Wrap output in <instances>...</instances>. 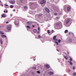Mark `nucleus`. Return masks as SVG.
<instances>
[{"mask_svg":"<svg viewBox=\"0 0 76 76\" xmlns=\"http://www.w3.org/2000/svg\"><path fill=\"white\" fill-rule=\"evenodd\" d=\"M60 25V23H57L56 24V26H58V25Z\"/></svg>","mask_w":76,"mask_h":76,"instance_id":"nucleus-20","label":"nucleus"},{"mask_svg":"<svg viewBox=\"0 0 76 76\" xmlns=\"http://www.w3.org/2000/svg\"><path fill=\"white\" fill-rule=\"evenodd\" d=\"M57 15V14L56 13H55L54 14L55 15Z\"/></svg>","mask_w":76,"mask_h":76,"instance_id":"nucleus-37","label":"nucleus"},{"mask_svg":"<svg viewBox=\"0 0 76 76\" xmlns=\"http://www.w3.org/2000/svg\"><path fill=\"white\" fill-rule=\"evenodd\" d=\"M45 66L46 67L47 69H49V68H50V66L48 64L45 65Z\"/></svg>","mask_w":76,"mask_h":76,"instance_id":"nucleus-2","label":"nucleus"},{"mask_svg":"<svg viewBox=\"0 0 76 76\" xmlns=\"http://www.w3.org/2000/svg\"><path fill=\"white\" fill-rule=\"evenodd\" d=\"M1 26H0V28H1Z\"/></svg>","mask_w":76,"mask_h":76,"instance_id":"nucleus-56","label":"nucleus"},{"mask_svg":"<svg viewBox=\"0 0 76 76\" xmlns=\"http://www.w3.org/2000/svg\"><path fill=\"white\" fill-rule=\"evenodd\" d=\"M15 1H10V3H11V4H15Z\"/></svg>","mask_w":76,"mask_h":76,"instance_id":"nucleus-9","label":"nucleus"},{"mask_svg":"<svg viewBox=\"0 0 76 76\" xmlns=\"http://www.w3.org/2000/svg\"><path fill=\"white\" fill-rule=\"evenodd\" d=\"M70 61H73V59H72V58H70Z\"/></svg>","mask_w":76,"mask_h":76,"instance_id":"nucleus-26","label":"nucleus"},{"mask_svg":"<svg viewBox=\"0 0 76 76\" xmlns=\"http://www.w3.org/2000/svg\"><path fill=\"white\" fill-rule=\"evenodd\" d=\"M0 2H1V1L0 0Z\"/></svg>","mask_w":76,"mask_h":76,"instance_id":"nucleus-51","label":"nucleus"},{"mask_svg":"<svg viewBox=\"0 0 76 76\" xmlns=\"http://www.w3.org/2000/svg\"><path fill=\"white\" fill-rule=\"evenodd\" d=\"M39 16H42V14H41V15H39Z\"/></svg>","mask_w":76,"mask_h":76,"instance_id":"nucleus-35","label":"nucleus"},{"mask_svg":"<svg viewBox=\"0 0 76 76\" xmlns=\"http://www.w3.org/2000/svg\"><path fill=\"white\" fill-rule=\"evenodd\" d=\"M39 31H38L37 32V34H39Z\"/></svg>","mask_w":76,"mask_h":76,"instance_id":"nucleus-39","label":"nucleus"},{"mask_svg":"<svg viewBox=\"0 0 76 76\" xmlns=\"http://www.w3.org/2000/svg\"><path fill=\"white\" fill-rule=\"evenodd\" d=\"M5 8H6V7H5Z\"/></svg>","mask_w":76,"mask_h":76,"instance_id":"nucleus-57","label":"nucleus"},{"mask_svg":"<svg viewBox=\"0 0 76 76\" xmlns=\"http://www.w3.org/2000/svg\"><path fill=\"white\" fill-rule=\"evenodd\" d=\"M32 26L33 28H34V27H35V26H34V25H33Z\"/></svg>","mask_w":76,"mask_h":76,"instance_id":"nucleus-42","label":"nucleus"},{"mask_svg":"<svg viewBox=\"0 0 76 76\" xmlns=\"http://www.w3.org/2000/svg\"><path fill=\"white\" fill-rule=\"evenodd\" d=\"M68 54H69V52L68 53Z\"/></svg>","mask_w":76,"mask_h":76,"instance_id":"nucleus-52","label":"nucleus"},{"mask_svg":"<svg viewBox=\"0 0 76 76\" xmlns=\"http://www.w3.org/2000/svg\"><path fill=\"white\" fill-rule=\"evenodd\" d=\"M24 8L25 9H27L28 7H26V6H25V7H24Z\"/></svg>","mask_w":76,"mask_h":76,"instance_id":"nucleus-23","label":"nucleus"},{"mask_svg":"<svg viewBox=\"0 0 76 76\" xmlns=\"http://www.w3.org/2000/svg\"><path fill=\"white\" fill-rule=\"evenodd\" d=\"M6 12H7V11H6Z\"/></svg>","mask_w":76,"mask_h":76,"instance_id":"nucleus-50","label":"nucleus"},{"mask_svg":"<svg viewBox=\"0 0 76 76\" xmlns=\"http://www.w3.org/2000/svg\"><path fill=\"white\" fill-rule=\"evenodd\" d=\"M57 51H58V52H59V50H58V49L57 50Z\"/></svg>","mask_w":76,"mask_h":76,"instance_id":"nucleus-43","label":"nucleus"},{"mask_svg":"<svg viewBox=\"0 0 76 76\" xmlns=\"http://www.w3.org/2000/svg\"><path fill=\"white\" fill-rule=\"evenodd\" d=\"M0 33L1 34H4V33L1 31H0Z\"/></svg>","mask_w":76,"mask_h":76,"instance_id":"nucleus-17","label":"nucleus"},{"mask_svg":"<svg viewBox=\"0 0 76 76\" xmlns=\"http://www.w3.org/2000/svg\"><path fill=\"white\" fill-rule=\"evenodd\" d=\"M70 71H71V70H69V72H70Z\"/></svg>","mask_w":76,"mask_h":76,"instance_id":"nucleus-49","label":"nucleus"},{"mask_svg":"<svg viewBox=\"0 0 76 76\" xmlns=\"http://www.w3.org/2000/svg\"><path fill=\"white\" fill-rule=\"evenodd\" d=\"M11 28H12V26L10 25V26H9L7 27V30H11Z\"/></svg>","mask_w":76,"mask_h":76,"instance_id":"nucleus-1","label":"nucleus"},{"mask_svg":"<svg viewBox=\"0 0 76 76\" xmlns=\"http://www.w3.org/2000/svg\"><path fill=\"white\" fill-rule=\"evenodd\" d=\"M4 13H6V11H4Z\"/></svg>","mask_w":76,"mask_h":76,"instance_id":"nucleus-48","label":"nucleus"},{"mask_svg":"<svg viewBox=\"0 0 76 76\" xmlns=\"http://www.w3.org/2000/svg\"><path fill=\"white\" fill-rule=\"evenodd\" d=\"M70 21V19H68L66 21V24H67Z\"/></svg>","mask_w":76,"mask_h":76,"instance_id":"nucleus-5","label":"nucleus"},{"mask_svg":"<svg viewBox=\"0 0 76 76\" xmlns=\"http://www.w3.org/2000/svg\"><path fill=\"white\" fill-rule=\"evenodd\" d=\"M5 6H7H7H8V5L7 4H5Z\"/></svg>","mask_w":76,"mask_h":76,"instance_id":"nucleus-38","label":"nucleus"},{"mask_svg":"<svg viewBox=\"0 0 76 76\" xmlns=\"http://www.w3.org/2000/svg\"><path fill=\"white\" fill-rule=\"evenodd\" d=\"M48 34H50V30H48Z\"/></svg>","mask_w":76,"mask_h":76,"instance_id":"nucleus-24","label":"nucleus"},{"mask_svg":"<svg viewBox=\"0 0 76 76\" xmlns=\"http://www.w3.org/2000/svg\"><path fill=\"white\" fill-rule=\"evenodd\" d=\"M33 31L34 33H36L37 32V30L36 29H34V30Z\"/></svg>","mask_w":76,"mask_h":76,"instance_id":"nucleus-12","label":"nucleus"},{"mask_svg":"<svg viewBox=\"0 0 76 76\" xmlns=\"http://www.w3.org/2000/svg\"><path fill=\"white\" fill-rule=\"evenodd\" d=\"M14 10V11H15V10Z\"/></svg>","mask_w":76,"mask_h":76,"instance_id":"nucleus-53","label":"nucleus"},{"mask_svg":"<svg viewBox=\"0 0 76 76\" xmlns=\"http://www.w3.org/2000/svg\"><path fill=\"white\" fill-rule=\"evenodd\" d=\"M6 23H9V22H8V21Z\"/></svg>","mask_w":76,"mask_h":76,"instance_id":"nucleus-40","label":"nucleus"},{"mask_svg":"<svg viewBox=\"0 0 76 76\" xmlns=\"http://www.w3.org/2000/svg\"><path fill=\"white\" fill-rule=\"evenodd\" d=\"M69 42H72V39H69Z\"/></svg>","mask_w":76,"mask_h":76,"instance_id":"nucleus-16","label":"nucleus"},{"mask_svg":"<svg viewBox=\"0 0 76 76\" xmlns=\"http://www.w3.org/2000/svg\"><path fill=\"white\" fill-rule=\"evenodd\" d=\"M6 14H3L1 15V17L2 18H6Z\"/></svg>","mask_w":76,"mask_h":76,"instance_id":"nucleus-4","label":"nucleus"},{"mask_svg":"<svg viewBox=\"0 0 76 76\" xmlns=\"http://www.w3.org/2000/svg\"><path fill=\"white\" fill-rule=\"evenodd\" d=\"M14 10V11H15V10Z\"/></svg>","mask_w":76,"mask_h":76,"instance_id":"nucleus-55","label":"nucleus"},{"mask_svg":"<svg viewBox=\"0 0 76 76\" xmlns=\"http://www.w3.org/2000/svg\"><path fill=\"white\" fill-rule=\"evenodd\" d=\"M38 30L39 31V30H40V28L39 27H38Z\"/></svg>","mask_w":76,"mask_h":76,"instance_id":"nucleus-34","label":"nucleus"},{"mask_svg":"<svg viewBox=\"0 0 76 76\" xmlns=\"http://www.w3.org/2000/svg\"><path fill=\"white\" fill-rule=\"evenodd\" d=\"M45 10L46 11V12H47L48 13H49L50 12V10H49L48 8H46Z\"/></svg>","mask_w":76,"mask_h":76,"instance_id":"nucleus-8","label":"nucleus"},{"mask_svg":"<svg viewBox=\"0 0 76 76\" xmlns=\"http://www.w3.org/2000/svg\"><path fill=\"white\" fill-rule=\"evenodd\" d=\"M73 75H76V73L75 72H74L73 73Z\"/></svg>","mask_w":76,"mask_h":76,"instance_id":"nucleus-32","label":"nucleus"},{"mask_svg":"<svg viewBox=\"0 0 76 76\" xmlns=\"http://www.w3.org/2000/svg\"><path fill=\"white\" fill-rule=\"evenodd\" d=\"M14 10V11H15V10Z\"/></svg>","mask_w":76,"mask_h":76,"instance_id":"nucleus-54","label":"nucleus"},{"mask_svg":"<svg viewBox=\"0 0 76 76\" xmlns=\"http://www.w3.org/2000/svg\"><path fill=\"white\" fill-rule=\"evenodd\" d=\"M26 27L27 28H28V29H30V28H31V27H30V26H26Z\"/></svg>","mask_w":76,"mask_h":76,"instance_id":"nucleus-19","label":"nucleus"},{"mask_svg":"<svg viewBox=\"0 0 76 76\" xmlns=\"http://www.w3.org/2000/svg\"><path fill=\"white\" fill-rule=\"evenodd\" d=\"M57 19H58V17H56Z\"/></svg>","mask_w":76,"mask_h":76,"instance_id":"nucleus-41","label":"nucleus"},{"mask_svg":"<svg viewBox=\"0 0 76 76\" xmlns=\"http://www.w3.org/2000/svg\"><path fill=\"white\" fill-rule=\"evenodd\" d=\"M23 0H20V2L21 3H22V1Z\"/></svg>","mask_w":76,"mask_h":76,"instance_id":"nucleus-36","label":"nucleus"},{"mask_svg":"<svg viewBox=\"0 0 76 76\" xmlns=\"http://www.w3.org/2000/svg\"><path fill=\"white\" fill-rule=\"evenodd\" d=\"M61 42V40L60 39H59L58 41V42L60 43Z\"/></svg>","mask_w":76,"mask_h":76,"instance_id":"nucleus-28","label":"nucleus"},{"mask_svg":"<svg viewBox=\"0 0 76 76\" xmlns=\"http://www.w3.org/2000/svg\"><path fill=\"white\" fill-rule=\"evenodd\" d=\"M15 25H17V26H18V25H19V23H18V24L15 23Z\"/></svg>","mask_w":76,"mask_h":76,"instance_id":"nucleus-30","label":"nucleus"},{"mask_svg":"<svg viewBox=\"0 0 76 76\" xmlns=\"http://www.w3.org/2000/svg\"><path fill=\"white\" fill-rule=\"evenodd\" d=\"M67 32H68V30H66L64 32V33L65 34H66V33H67Z\"/></svg>","mask_w":76,"mask_h":76,"instance_id":"nucleus-15","label":"nucleus"},{"mask_svg":"<svg viewBox=\"0 0 76 76\" xmlns=\"http://www.w3.org/2000/svg\"><path fill=\"white\" fill-rule=\"evenodd\" d=\"M70 10V7H67V11H69V10Z\"/></svg>","mask_w":76,"mask_h":76,"instance_id":"nucleus-11","label":"nucleus"},{"mask_svg":"<svg viewBox=\"0 0 76 76\" xmlns=\"http://www.w3.org/2000/svg\"><path fill=\"white\" fill-rule=\"evenodd\" d=\"M56 39V36H55L53 37V39H54V40H55Z\"/></svg>","mask_w":76,"mask_h":76,"instance_id":"nucleus-14","label":"nucleus"},{"mask_svg":"<svg viewBox=\"0 0 76 76\" xmlns=\"http://www.w3.org/2000/svg\"><path fill=\"white\" fill-rule=\"evenodd\" d=\"M64 57L65 58L66 60H67V59H68V57L67 56H65Z\"/></svg>","mask_w":76,"mask_h":76,"instance_id":"nucleus-22","label":"nucleus"},{"mask_svg":"<svg viewBox=\"0 0 76 76\" xmlns=\"http://www.w3.org/2000/svg\"><path fill=\"white\" fill-rule=\"evenodd\" d=\"M48 74L51 75H53V72H49Z\"/></svg>","mask_w":76,"mask_h":76,"instance_id":"nucleus-10","label":"nucleus"},{"mask_svg":"<svg viewBox=\"0 0 76 76\" xmlns=\"http://www.w3.org/2000/svg\"><path fill=\"white\" fill-rule=\"evenodd\" d=\"M10 7H11V8H13V6L12 5H11Z\"/></svg>","mask_w":76,"mask_h":76,"instance_id":"nucleus-31","label":"nucleus"},{"mask_svg":"<svg viewBox=\"0 0 76 76\" xmlns=\"http://www.w3.org/2000/svg\"><path fill=\"white\" fill-rule=\"evenodd\" d=\"M34 59V61H35V59Z\"/></svg>","mask_w":76,"mask_h":76,"instance_id":"nucleus-44","label":"nucleus"},{"mask_svg":"<svg viewBox=\"0 0 76 76\" xmlns=\"http://www.w3.org/2000/svg\"><path fill=\"white\" fill-rule=\"evenodd\" d=\"M1 37H2V38H6V36L5 35H3V34L1 35Z\"/></svg>","mask_w":76,"mask_h":76,"instance_id":"nucleus-6","label":"nucleus"},{"mask_svg":"<svg viewBox=\"0 0 76 76\" xmlns=\"http://www.w3.org/2000/svg\"><path fill=\"white\" fill-rule=\"evenodd\" d=\"M32 4H33V3H31V5H32Z\"/></svg>","mask_w":76,"mask_h":76,"instance_id":"nucleus-47","label":"nucleus"},{"mask_svg":"<svg viewBox=\"0 0 76 76\" xmlns=\"http://www.w3.org/2000/svg\"><path fill=\"white\" fill-rule=\"evenodd\" d=\"M55 40H56V41H58V39H55Z\"/></svg>","mask_w":76,"mask_h":76,"instance_id":"nucleus-46","label":"nucleus"},{"mask_svg":"<svg viewBox=\"0 0 76 76\" xmlns=\"http://www.w3.org/2000/svg\"><path fill=\"white\" fill-rule=\"evenodd\" d=\"M0 42L1 43V44H3V40H2V39H0Z\"/></svg>","mask_w":76,"mask_h":76,"instance_id":"nucleus-18","label":"nucleus"},{"mask_svg":"<svg viewBox=\"0 0 76 76\" xmlns=\"http://www.w3.org/2000/svg\"><path fill=\"white\" fill-rule=\"evenodd\" d=\"M68 63H69V64H70V65H72L73 64L72 63V62L68 61Z\"/></svg>","mask_w":76,"mask_h":76,"instance_id":"nucleus-13","label":"nucleus"},{"mask_svg":"<svg viewBox=\"0 0 76 76\" xmlns=\"http://www.w3.org/2000/svg\"><path fill=\"white\" fill-rule=\"evenodd\" d=\"M45 3V1L44 0L42 1L40 3L41 4H44V3Z\"/></svg>","mask_w":76,"mask_h":76,"instance_id":"nucleus-3","label":"nucleus"},{"mask_svg":"<svg viewBox=\"0 0 76 76\" xmlns=\"http://www.w3.org/2000/svg\"><path fill=\"white\" fill-rule=\"evenodd\" d=\"M73 70H75V66L73 67Z\"/></svg>","mask_w":76,"mask_h":76,"instance_id":"nucleus-33","label":"nucleus"},{"mask_svg":"<svg viewBox=\"0 0 76 76\" xmlns=\"http://www.w3.org/2000/svg\"><path fill=\"white\" fill-rule=\"evenodd\" d=\"M52 33H53V32L54 31V30H52Z\"/></svg>","mask_w":76,"mask_h":76,"instance_id":"nucleus-45","label":"nucleus"},{"mask_svg":"<svg viewBox=\"0 0 76 76\" xmlns=\"http://www.w3.org/2000/svg\"><path fill=\"white\" fill-rule=\"evenodd\" d=\"M37 73H39V74H40V72H39V71H37Z\"/></svg>","mask_w":76,"mask_h":76,"instance_id":"nucleus-25","label":"nucleus"},{"mask_svg":"<svg viewBox=\"0 0 76 76\" xmlns=\"http://www.w3.org/2000/svg\"><path fill=\"white\" fill-rule=\"evenodd\" d=\"M33 69H36V67H34L33 68Z\"/></svg>","mask_w":76,"mask_h":76,"instance_id":"nucleus-29","label":"nucleus"},{"mask_svg":"<svg viewBox=\"0 0 76 76\" xmlns=\"http://www.w3.org/2000/svg\"><path fill=\"white\" fill-rule=\"evenodd\" d=\"M55 43H56V44H57V45H58V43L57 42V41H56L55 42Z\"/></svg>","mask_w":76,"mask_h":76,"instance_id":"nucleus-21","label":"nucleus"},{"mask_svg":"<svg viewBox=\"0 0 76 76\" xmlns=\"http://www.w3.org/2000/svg\"><path fill=\"white\" fill-rule=\"evenodd\" d=\"M38 37L39 38H41V37L40 35H39Z\"/></svg>","mask_w":76,"mask_h":76,"instance_id":"nucleus-27","label":"nucleus"},{"mask_svg":"<svg viewBox=\"0 0 76 76\" xmlns=\"http://www.w3.org/2000/svg\"><path fill=\"white\" fill-rule=\"evenodd\" d=\"M32 22H31L30 21H29V22H28L27 23V24H28V25H31V24H32Z\"/></svg>","mask_w":76,"mask_h":76,"instance_id":"nucleus-7","label":"nucleus"}]
</instances>
